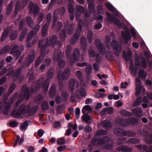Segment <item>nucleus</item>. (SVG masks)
Returning <instances> with one entry per match:
<instances>
[{"mask_svg":"<svg viewBox=\"0 0 152 152\" xmlns=\"http://www.w3.org/2000/svg\"><path fill=\"white\" fill-rule=\"evenodd\" d=\"M38 109V107L37 105L33 106L30 109L29 106H25L24 104H22L20 105L18 110L16 109L13 110L12 112L11 115L15 118H23L34 114L37 111Z\"/></svg>","mask_w":152,"mask_h":152,"instance_id":"1","label":"nucleus"},{"mask_svg":"<svg viewBox=\"0 0 152 152\" xmlns=\"http://www.w3.org/2000/svg\"><path fill=\"white\" fill-rule=\"evenodd\" d=\"M54 74V70L52 68H50L48 70L47 74V79L42 83V86H41V83L43 80V78H40L37 81L36 87H34V86H35V83L34 82L32 86H33L35 92H36L37 91V89L40 88L41 87L45 91H48L49 82L48 80L51 79L53 77Z\"/></svg>","mask_w":152,"mask_h":152,"instance_id":"2","label":"nucleus"},{"mask_svg":"<svg viewBox=\"0 0 152 152\" xmlns=\"http://www.w3.org/2000/svg\"><path fill=\"white\" fill-rule=\"evenodd\" d=\"M34 91H35L33 86L31 87V91H30L29 89L26 87V85H24L22 88L21 94L20 96L18 101L16 103V107L24 98H26V99H29L31 96V93H32Z\"/></svg>","mask_w":152,"mask_h":152,"instance_id":"3","label":"nucleus"},{"mask_svg":"<svg viewBox=\"0 0 152 152\" xmlns=\"http://www.w3.org/2000/svg\"><path fill=\"white\" fill-rule=\"evenodd\" d=\"M63 53L61 52L56 51L54 54L53 60L54 61H57L59 67L60 68L63 67L65 65V62L63 60H61V58L63 56Z\"/></svg>","mask_w":152,"mask_h":152,"instance_id":"4","label":"nucleus"},{"mask_svg":"<svg viewBox=\"0 0 152 152\" xmlns=\"http://www.w3.org/2000/svg\"><path fill=\"white\" fill-rule=\"evenodd\" d=\"M111 45L114 51L113 52L114 54L116 56H118L122 50L121 45H119L117 42L115 40H112Z\"/></svg>","mask_w":152,"mask_h":152,"instance_id":"5","label":"nucleus"},{"mask_svg":"<svg viewBox=\"0 0 152 152\" xmlns=\"http://www.w3.org/2000/svg\"><path fill=\"white\" fill-rule=\"evenodd\" d=\"M42 41H39L38 43V45L39 48H40L41 54L37 59L35 63V66L36 67H37L39 64L42 62V60L45 55V48L41 45V44L42 43Z\"/></svg>","mask_w":152,"mask_h":152,"instance_id":"6","label":"nucleus"},{"mask_svg":"<svg viewBox=\"0 0 152 152\" xmlns=\"http://www.w3.org/2000/svg\"><path fill=\"white\" fill-rule=\"evenodd\" d=\"M57 39V37L54 35L52 36L51 41L50 39H49L48 38L46 42H45V41L43 40H40V41H42V43H41V44L42 47H45V49L46 47H48L50 45H51L52 46H55L56 44Z\"/></svg>","mask_w":152,"mask_h":152,"instance_id":"7","label":"nucleus"},{"mask_svg":"<svg viewBox=\"0 0 152 152\" xmlns=\"http://www.w3.org/2000/svg\"><path fill=\"white\" fill-rule=\"evenodd\" d=\"M52 15L51 14L49 13L46 16L45 19L47 20V23L45 24L43 26L42 29V36H44L47 34L48 32V26L50 23L51 21Z\"/></svg>","mask_w":152,"mask_h":152,"instance_id":"8","label":"nucleus"},{"mask_svg":"<svg viewBox=\"0 0 152 152\" xmlns=\"http://www.w3.org/2000/svg\"><path fill=\"white\" fill-rule=\"evenodd\" d=\"M80 51L78 48H76L74 50L73 54L71 56L69 59V64L72 66L75 63V61H77L79 59Z\"/></svg>","mask_w":152,"mask_h":152,"instance_id":"9","label":"nucleus"},{"mask_svg":"<svg viewBox=\"0 0 152 152\" xmlns=\"http://www.w3.org/2000/svg\"><path fill=\"white\" fill-rule=\"evenodd\" d=\"M108 19L110 22H113L119 28H121L122 24L120 20L115 17L113 16L111 14L108 12H106Z\"/></svg>","mask_w":152,"mask_h":152,"instance_id":"10","label":"nucleus"},{"mask_svg":"<svg viewBox=\"0 0 152 152\" xmlns=\"http://www.w3.org/2000/svg\"><path fill=\"white\" fill-rule=\"evenodd\" d=\"M28 0H21V2L19 1H18L16 4L15 12L16 15L21 8L26 7L27 5Z\"/></svg>","mask_w":152,"mask_h":152,"instance_id":"11","label":"nucleus"},{"mask_svg":"<svg viewBox=\"0 0 152 152\" xmlns=\"http://www.w3.org/2000/svg\"><path fill=\"white\" fill-rule=\"evenodd\" d=\"M57 13V11H55L54 12L53 15V22L52 23V27L53 29L56 31H58L63 26L62 23L61 22H59L58 23L56 26H55V23L57 20L58 16L56 15V14Z\"/></svg>","mask_w":152,"mask_h":152,"instance_id":"12","label":"nucleus"},{"mask_svg":"<svg viewBox=\"0 0 152 152\" xmlns=\"http://www.w3.org/2000/svg\"><path fill=\"white\" fill-rule=\"evenodd\" d=\"M95 44L100 54L102 55H104L106 50L105 46L101 40L99 39H96Z\"/></svg>","mask_w":152,"mask_h":152,"instance_id":"13","label":"nucleus"},{"mask_svg":"<svg viewBox=\"0 0 152 152\" xmlns=\"http://www.w3.org/2000/svg\"><path fill=\"white\" fill-rule=\"evenodd\" d=\"M79 84L78 82L75 81L74 79H71L69 83V89L71 92H73L75 87L77 89L79 87Z\"/></svg>","mask_w":152,"mask_h":152,"instance_id":"14","label":"nucleus"},{"mask_svg":"<svg viewBox=\"0 0 152 152\" xmlns=\"http://www.w3.org/2000/svg\"><path fill=\"white\" fill-rule=\"evenodd\" d=\"M28 8L30 13H33L35 15L39 11V7L37 5L31 2L28 4Z\"/></svg>","mask_w":152,"mask_h":152,"instance_id":"15","label":"nucleus"},{"mask_svg":"<svg viewBox=\"0 0 152 152\" xmlns=\"http://www.w3.org/2000/svg\"><path fill=\"white\" fill-rule=\"evenodd\" d=\"M35 52L34 50L31 51L29 56L28 58H27L24 63L26 66H28L29 65L33 62L35 58Z\"/></svg>","mask_w":152,"mask_h":152,"instance_id":"16","label":"nucleus"},{"mask_svg":"<svg viewBox=\"0 0 152 152\" xmlns=\"http://www.w3.org/2000/svg\"><path fill=\"white\" fill-rule=\"evenodd\" d=\"M18 46L17 45H14L10 50V53L12 54L14 57L16 58V59H17L19 57L21 53L20 51L17 50Z\"/></svg>","mask_w":152,"mask_h":152,"instance_id":"17","label":"nucleus"},{"mask_svg":"<svg viewBox=\"0 0 152 152\" xmlns=\"http://www.w3.org/2000/svg\"><path fill=\"white\" fill-rule=\"evenodd\" d=\"M39 27L40 26L39 25H36L34 29V31H32L29 32L27 36L26 40L27 42H28L31 39V38L33 37L34 34L36 33L39 30Z\"/></svg>","mask_w":152,"mask_h":152,"instance_id":"18","label":"nucleus"},{"mask_svg":"<svg viewBox=\"0 0 152 152\" xmlns=\"http://www.w3.org/2000/svg\"><path fill=\"white\" fill-rule=\"evenodd\" d=\"M121 34L124 40L126 43L131 39V37L128 30H126L125 32L122 31Z\"/></svg>","mask_w":152,"mask_h":152,"instance_id":"19","label":"nucleus"},{"mask_svg":"<svg viewBox=\"0 0 152 152\" xmlns=\"http://www.w3.org/2000/svg\"><path fill=\"white\" fill-rule=\"evenodd\" d=\"M66 92H63L61 94V98H60L59 96H56V102L57 103H59L66 101Z\"/></svg>","mask_w":152,"mask_h":152,"instance_id":"20","label":"nucleus"},{"mask_svg":"<svg viewBox=\"0 0 152 152\" xmlns=\"http://www.w3.org/2000/svg\"><path fill=\"white\" fill-rule=\"evenodd\" d=\"M117 151H121L122 152H132V149L130 147L122 145L117 147L116 149Z\"/></svg>","mask_w":152,"mask_h":152,"instance_id":"21","label":"nucleus"},{"mask_svg":"<svg viewBox=\"0 0 152 152\" xmlns=\"http://www.w3.org/2000/svg\"><path fill=\"white\" fill-rule=\"evenodd\" d=\"M132 112L136 117L140 118L143 116V113L141 108H135L132 110Z\"/></svg>","mask_w":152,"mask_h":152,"instance_id":"22","label":"nucleus"},{"mask_svg":"<svg viewBox=\"0 0 152 152\" xmlns=\"http://www.w3.org/2000/svg\"><path fill=\"white\" fill-rule=\"evenodd\" d=\"M66 70L65 69L64 72L62 73V74L61 73V71H60L59 72L58 74V80L59 83L60 84H61L62 80H64L66 78Z\"/></svg>","mask_w":152,"mask_h":152,"instance_id":"23","label":"nucleus"},{"mask_svg":"<svg viewBox=\"0 0 152 152\" xmlns=\"http://www.w3.org/2000/svg\"><path fill=\"white\" fill-rule=\"evenodd\" d=\"M118 123L124 127H128L129 126V120L119 118L117 120Z\"/></svg>","mask_w":152,"mask_h":152,"instance_id":"24","label":"nucleus"},{"mask_svg":"<svg viewBox=\"0 0 152 152\" xmlns=\"http://www.w3.org/2000/svg\"><path fill=\"white\" fill-rule=\"evenodd\" d=\"M137 148L140 150L146 151V152H152V145L149 146L147 150V146L146 145H138L137 146Z\"/></svg>","mask_w":152,"mask_h":152,"instance_id":"25","label":"nucleus"},{"mask_svg":"<svg viewBox=\"0 0 152 152\" xmlns=\"http://www.w3.org/2000/svg\"><path fill=\"white\" fill-rule=\"evenodd\" d=\"M104 54L107 60H114V58L111 51L109 50H107L105 52Z\"/></svg>","mask_w":152,"mask_h":152,"instance_id":"26","label":"nucleus"},{"mask_svg":"<svg viewBox=\"0 0 152 152\" xmlns=\"http://www.w3.org/2000/svg\"><path fill=\"white\" fill-rule=\"evenodd\" d=\"M79 35L75 33L71 37L70 39L71 44L72 45L75 44L79 38Z\"/></svg>","mask_w":152,"mask_h":152,"instance_id":"27","label":"nucleus"},{"mask_svg":"<svg viewBox=\"0 0 152 152\" xmlns=\"http://www.w3.org/2000/svg\"><path fill=\"white\" fill-rule=\"evenodd\" d=\"M87 41L86 38L83 37L81 38L80 45L83 50L84 51L86 48Z\"/></svg>","mask_w":152,"mask_h":152,"instance_id":"28","label":"nucleus"},{"mask_svg":"<svg viewBox=\"0 0 152 152\" xmlns=\"http://www.w3.org/2000/svg\"><path fill=\"white\" fill-rule=\"evenodd\" d=\"M82 120L87 124H90V121L92 119L91 117L87 114L83 115L81 117Z\"/></svg>","mask_w":152,"mask_h":152,"instance_id":"29","label":"nucleus"},{"mask_svg":"<svg viewBox=\"0 0 152 152\" xmlns=\"http://www.w3.org/2000/svg\"><path fill=\"white\" fill-rule=\"evenodd\" d=\"M124 131V130L122 129L117 128L115 129L114 133L118 136H123Z\"/></svg>","mask_w":152,"mask_h":152,"instance_id":"30","label":"nucleus"},{"mask_svg":"<svg viewBox=\"0 0 152 152\" xmlns=\"http://www.w3.org/2000/svg\"><path fill=\"white\" fill-rule=\"evenodd\" d=\"M138 77L142 79H145L147 75L146 72L144 71L143 69H141L139 70L138 73Z\"/></svg>","mask_w":152,"mask_h":152,"instance_id":"31","label":"nucleus"},{"mask_svg":"<svg viewBox=\"0 0 152 152\" xmlns=\"http://www.w3.org/2000/svg\"><path fill=\"white\" fill-rule=\"evenodd\" d=\"M9 29L8 28L5 29L3 32V33L1 37V42L4 41L7 37Z\"/></svg>","mask_w":152,"mask_h":152,"instance_id":"32","label":"nucleus"},{"mask_svg":"<svg viewBox=\"0 0 152 152\" xmlns=\"http://www.w3.org/2000/svg\"><path fill=\"white\" fill-rule=\"evenodd\" d=\"M22 67L20 66V68H18L16 71V72L14 74L13 77V79L14 80H17V79H19L20 75L21 73L22 69Z\"/></svg>","mask_w":152,"mask_h":152,"instance_id":"33","label":"nucleus"},{"mask_svg":"<svg viewBox=\"0 0 152 152\" xmlns=\"http://www.w3.org/2000/svg\"><path fill=\"white\" fill-rule=\"evenodd\" d=\"M136 134V133L133 131L129 130H124L123 136L133 137H134Z\"/></svg>","mask_w":152,"mask_h":152,"instance_id":"34","label":"nucleus"},{"mask_svg":"<svg viewBox=\"0 0 152 152\" xmlns=\"http://www.w3.org/2000/svg\"><path fill=\"white\" fill-rule=\"evenodd\" d=\"M56 86L55 85H53L50 88L49 91V95L50 97H53L56 93Z\"/></svg>","mask_w":152,"mask_h":152,"instance_id":"35","label":"nucleus"},{"mask_svg":"<svg viewBox=\"0 0 152 152\" xmlns=\"http://www.w3.org/2000/svg\"><path fill=\"white\" fill-rule=\"evenodd\" d=\"M93 37V34L91 30H89L87 34V40L89 43H91L92 41Z\"/></svg>","mask_w":152,"mask_h":152,"instance_id":"36","label":"nucleus"},{"mask_svg":"<svg viewBox=\"0 0 152 152\" xmlns=\"http://www.w3.org/2000/svg\"><path fill=\"white\" fill-rule=\"evenodd\" d=\"M120 113L122 115L126 117L131 116L132 115V113L126 111L125 110H121Z\"/></svg>","mask_w":152,"mask_h":152,"instance_id":"37","label":"nucleus"},{"mask_svg":"<svg viewBox=\"0 0 152 152\" xmlns=\"http://www.w3.org/2000/svg\"><path fill=\"white\" fill-rule=\"evenodd\" d=\"M134 64L135 69H134V72H136L140 66V63L138 58H136L135 59Z\"/></svg>","mask_w":152,"mask_h":152,"instance_id":"38","label":"nucleus"},{"mask_svg":"<svg viewBox=\"0 0 152 152\" xmlns=\"http://www.w3.org/2000/svg\"><path fill=\"white\" fill-rule=\"evenodd\" d=\"M10 48L11 47L10 46H5L0 51V55L6 53L9 51Z\"/></svg>","mask_w":152,"mask_h":152,"instance_id":"39","label":"nucleus"},{"mask_svg":"<svg viewBox=\"0 0 152 152\" xmlns=\"http://www.w3.org/2000/svg\"><path fill=\"white\" fill-rule=\"evenodd\" d=\"M26 21L28 26L31 27H32L33 26L34 22L30 17H27L26 19Z\"/></svg>","mask_w":152,"mask_h":152,"instance_id":"40","label":"nucleus"},{"mask_svg":"<svg viewBox=\"0 0 152 152\" xmlns=\"http://www.w3.org/2000/svg\"><path fill=\"white\" fill-rule=\"evenodd\" d=\"M13 4V3L12 1H11L7 6L6 11L7 15H9L10 13L12 11Z\"/></svg>","mask_w":152,"mask_h":152,"instance_id":"41","label":"nucleus"},{"mask_svg":"<svg viewBox=\"0 0 152 152\" xmlns=\"http://www.w3.org/2000/svg\"><path fill=\"white\" fill-rule=\"evenodd\" d=\"M66 31L65 29H62L60 31L59 37L61 41L64 40L65 37Z\"/></svg>","mask_w":152,"mask_h":152,"instance_id":"42","label":"nucleus"},{"mask_svg":"<svg viewBox=\"0 0 152 152\" xmlns=\"http://www.w3.org/2000/svg\"><path fill=\"white\" fill-rule=\"evenodd\" d=\"M113 142L111 141L110 143H108L104 146V149L107 150H111L113 149Z\"/></svg>","mask_w":152,"mask_h":152,"instance_id":"43","label":"nucleus"},{"mask_svg":"<svg viewBox=\"0 0 152 152\" xmlns=\"http://www.w3.org/2000/svg\"><path fill=\"white\" fill-rule=\"evenodd\" d=\"M16 87V85L15 84H12L8 89L7 94L10 95L15 90Z\"/></svg>","mask_w":152,"mask_h":152,"instance_id":"44","label":"nucleus"},{"mask_svg":"<svg viewBox=\"0 0 152 152\" xmlns=\"http://www.w3.org/2000/svg\"><path fill=\"white\" fill-rule=\"evenodd\" d=\"M102 126L105 128L110 127L111 126L110 122L109 121H104L102 123Z\"/></svg>","mask_w":152,"mask_h":152,"instance_id":"45","label":"nucleus"},{"mask_svg":"<svg viewBox=\"0 0 152 152\" xmlns=\"http://www.w3.org/2000/svg\"><path fill=\"white\" fill-rule=\"evenodd\" d=\"M129 124L130 123L132 125H135L138 123V120L135 118H130L129 119Z\"/></svg>","mask_w":152,"mask_h":152,"instance_id":"46","label":"nucleus"},{"mask_svg":"<svg viewBox=\"0 0 152 152\" xmlns=\"http://www.w3.org/2000/svg\"><path fill=\"white\" fill-rule=\"evenodd\" d=\"M107 133V131L103 129H100L96 132L95 136H99V135L106 134Z\"/></svg>","mask_w":152,"mask_h":152,"instance_id":"47","label":"nucleus"},{"mask_svg":"<svg viewBox=\"0 0 152 152\" xmlns=\"http://www.w3.org/2000/svg\"><path fill=\"white\" fill-rule=\"evenodd\" d=\"M92 71V68L91 65L88 66L86 67L85 69V71L88 76L89 75Z\"/></svg>","mask_w":152,"mask_h":152,"instance_id":"48","label":"nucleus"},{"mask_svg":"<svg viewBox=\"0 0 152 152\" xmlns=\"http://www.w3.org/2000/svg\"><path fill=\"white\" fill-rule=\"evenodd\" d=\"M42 99V96L41 95H39L35 98L34 101L35 103L38 104L40 103Z\"/></svg>","mask_w":152,"mask_h":152,"instance_id":"49","label":"nucleus"},{"mask_svg":"<svg viewBox=\"0 0 152 152\" xmlns=\"http://www.w3.org/2000/svg\"><path fill=\"white\" fill-rule=\"evenodd\" d=\"M78 91L80 95L83 97H85L86 96V93L85 89L83 88L79 89Z\"/></svg>","mask_w":152,"mask_h":152,"instance_id":"50","label":"nucleus"},{"mask_svg":"<svg viewBox=\"0 0 152 152\" xmlns=\"http://www.w3.org/2000/svg\"><path fill=\"white\" fill-rule=\"evenodd\" d=\"M48 104L47 101H43L42 104V108L43 110H46L48 109Z\"/></svg>","mask_w":152,"mask_h":152,"instance_id":"51","label":"nucleus"},{"mask_svg":"<svg viewBox=\"0 0 152 152\" xmlns=\"http://www.w3.org/2000/svg\"><path fill=\"white\" fill-rule=\"evenodd\" d=\"M141 62L142 64V67L144 69H146L147 66L146 61L145 58H143V56L141 57Z\"/></svg>","mask_w":152,"mask_h":152,"instance_id":"52","label":"nucleus"},{"mask_svg":"<svg viewBox=\"0 0 152 152\" xmlns=\"http://www.w3.org/2000/svg\"><path fill=\"white\" fill-rule=\"evenodd\" d=\"M139 140H138L134 138H132L130 139L127 140L126 142V143H135L136 144L138 142Z\"/></svg>","mask_w":152,"mask_h":152,"instance_id":"53","label":"nucleus"},{"mask_svg":"<svg viewBox=\"0 0 152 152\" xmlns=\"http://www.w3.org/2000/svg\"><path fill=\"white\" fill-rule=\"evenodd\" d=\"M18 36V32L13 31L12 32L10 35V38L11 40H15Z\"/></svg>","mask_w":152,"mask_h":152,"instance_id":"54","label":"nucleus"},{"mask_svg":"<svg viewBox=\"0 0 152 152\" xmlns=\"http://www.w3.org/2000/svg\"><path fill=\"white\" fill-rule=\"evenodd\" d=\"M142 102V99L141 97H139L137 98L134 102L133 104V105L135 107H136L140 105Z\"/></svg>","mask_w":152,"mask_h":152,"instance_id":"55","label":"nucleus"},{"mask_svg":"<svg viewBox=\"0 0 152 152\" xmlns=\"http://www.w3.org/2000/svg\"><path fill=\"white\" fill-rule=\"evenodd\" d=\"M97 10L98 14H102L104 12V10L102 7L100 5L97 6Z\"/></svg>","mask_w":152,"mask_h":152,"instance_id":"56","label":"nucleus"},{"mask_svg":"<svg viewBox=\"0 0 152 152\" xmlns=\"http://www.w3.org/2000/svg\"><path fill=\"white\" fill-rule=\"evenodd\" d=\"M76 75L77 78L80 80L82 81L83 80V74L79 70L77 71L76 72Z\"/></svg>","mask_w":152,"mask_h":152,"instance_id":"57","label":"nucleus"},{"mask_svg":"<svg viewBox=\"0 0 152 152\" xmlns=\"http://www.w3.org/2000/svg\"><path fill=\"white\" fill-rule=\"evenodd\" d=\"M105 6L108 10L112 12H114L115 10L113 6L111 4H109L108 3H106Z\"/></svg>","mask_w":152,"mask_h":152,"instance_id":"58","label":"nucleus"},{"mask_svg":"<svg viewBox=\"0 0 152 152\" xmlns=\"http://www.w3.org/2000/svg\"><path fill=\"white\" fill-rule=\"evenodd\" d=\"M81 22H83V20L82 19H80L79 20V23L78 24V28H77V29L76 32V33H78L79 34H80V33L81 32L82 30V25L80 23Z\"/></svg>","mask_w":152,"mask_h":152,"instance_id":"59","label":"nucleus"},{"mask_svg":"<svg viewBox=\"0 0 152 152\" xmlns=\"http://www.w3.org/2000/svg\"><path fill=\"white\" fill-rule=\"evenodd\" d=\"M67 8L69 13H74V7L72 4H69L67 6Z\"/></svg>","mask_w":152,"mask_h":152,"instance_id":"60","label":"nucleus"},{"mask_svg":"<svg viewBox=\"0 0 152 152\" xmlns=\"http://www.w3.org/2000/svg\"><path fill=\"white\" fill-rule=\"evenodd\" d=\"M126 140V138L125 137H123L120 138L117 140V142L118 145H120L123 144Z\"/></svg>","mask_w":152,"mask_h":152,"instance_id":"61","label":"nucleus"},{"mask_svg":"<svg viewBox=\"0 0 152 152\" xmlns=\"http://www.w3.org/2000/svg\"><path fill=\"white\" fill-rule=\"evenodd\" d=\"M44 15L43 13H40L39 14L38 17L37 18V22L38 24H40L42 20L43 19Z\"/></svg>","mask_w":152,"mask_h":152,"instance_id":"62","label":"nucleus"},{"mask_svg":"<svg viewBox=\"0 0 152 152\" xmlns=\"http://www.w3.org/2000/svg\"><path fill=\"white\" fill-rule=\"evenodd\" d=\"M27 33V31L25 29L23 30L22 32V33L19 37V39L20 41H22L24 38V36Z\"/></svg>","mask_w":152,"mask_h":152,"instance_id":"63","label":"nucleus"},{"mask_svg":"<svg viewBox=\"0 0 152 152\" xmlns=\"http://www.w3.org/2000/svg\"><path fill=\"white\" fill-rule=\"evenodd\" d=\"M102 56L99 54L97 53L96 56V61L98 64H100L101 62Z\"/></svg>","mask_w":152,"mask_h":152,"instance_id":"64","label":"nucleus"}]
</instances>
